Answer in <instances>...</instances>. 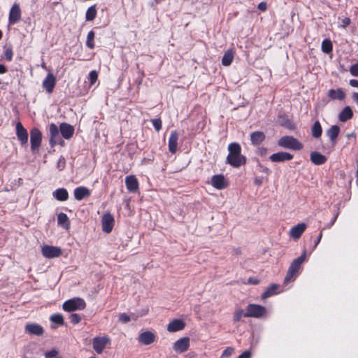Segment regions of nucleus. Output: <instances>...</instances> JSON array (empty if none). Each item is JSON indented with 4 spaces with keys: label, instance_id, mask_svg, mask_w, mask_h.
Returning <instances> with one entry per match:
<instances>
[{
    "label": "nucleus",
    "instance_id": "1",
    "mask_svg": "<svg viewBox=\"0 0 358 358\" xmlns=\"http://www.w3.org/2000/svg\"><path fill=\"white\" fill-rule=\"evenodd\" d=\"M229 154L226 163L238 168L246 163V157L241 155V147L238 143H231L228 145Z\"/></svg>",
    "mask_w": 358,
    "mask_h": 358
},
{
    "label": "nucleus",
    "instance_id": "2",
    "mask_svg": "<svg viewBox=\"0 0 358 358\" xmlns=\"http://www.w3.org/2000/svg\"><path fill=\"white\" fill-rule=\"evenodd\" d=\"M306 251L304 250L300 257L292 261L284 279V284H287L291 281H294L296 278L299 273L301 265L306 259Z\"/></svg>",
    "mask_w": 358,
    "mask_h": 358
},
{
    "label": "nucleus",
    "instance_id": "3",
    "mask_svg": "<svg viewBox=\"0 0 358 358\" xmlns=\"http://www.w3.org/2000/svg\"><path fill=\"white\" fill-rule=\"evenodd\" d=\"M278 145L281 148L293 150H300L303 148L302 143L292 136L281 137L278 141Z\"/></svg>",
    "mask_w": 358,
    "mask_h": 358
},
{
    "label": "nucleus",
    "instance_id": "4",
    "mask_svg": "<svg viewBox=\"0 0 358 358\" xmlns=\"http://www.w3.org/2000/svg\"><path fill=\"white\" fill-rule=\"evenodd\" d=\"M85 307L86 303L81 298H73L67 300L62 305L64 310L67 312L83 310Z\"/></svg>",
    "mask_w": 358,
    "mask_h": 358
},
{
    "label": "nucleus",
    "instance_id": "5",
    "mask_svg": "<svg viewBox=\"0 0 358 358\" xmlns=\"http://www.w3.org/2000/svg\"><path fill=\"white\" fill-rule=\"evenodd\" d=\"M110 343V339L108 336H96L93 338V349L97 354H101L106 346Z\"/></svg>",
    "mask_w": 358,
    "mask_h": 358
},
{
    "label": "nucleus",
    "instance_id": "6",
    "mask_svg": "<svg viewBox=\"0 0 358 358\" xmlns=\"http://www.w3.org/2000/svg\"><path fill=\"white\" fill-rule=\"evenodd\" d=\"M266 308L257 304H249L247 307V312H245V317H260L266 313Z\"/></svg>",
    "mask_w": 358,
    "mask_h": 358
},
{
    "label": "nucleus",
    "instance_id": "7",
    "mask_svg": "<svg viewBox=\"0 0 358 358\" xmlns=\"http://www.w3.org/2000/svg\"><path fill=\"white\" fill-rule=\"evenodd\" d=\"M42 255L48 259L59 257L62 254V249L59 247L52 245H44L41 248Z\"/></svg>",
    "mask_w": 358,
    "mask_h": 358
},
{
    "label": "nucleus",
    "instance_id": "8",
    "mask_svg": "<svg viewBox=\"0 0 358 358\" xmlns=\"http://www.w3.org/2000/svg\"><path fill=\"white\" fill-rule=\"evenodd\" d=\"M42 134L38 129L34 128L30 131L31 149L32 151L38 149L41 143Z\"/></svg>",
    "mask_w": 358,
    "mask_h": 358
},
{
    "label": "nucleus",
    "instance_id": "9",
    "mask_svg": "<svg viewBox=\"0 0 358 358\" xmlns=\"http://www.w3.org/2000/svg\"><path fill=\"white\" fill-rule=\"evenodd\" d=\"M114 217L110 213H106L103 214L101 218L102 230L108 234L111 232L114 226Z\"/></svg>",
    "mask_w": 358,
    "mask_h": 358
},
{
    "label": "nucleus",
    "instance_id": "10",
    "mask_svg": "<svg viewBox=\"0 0 358 358\" xmlns=\"http://www.w3.org/2000/svg\"><path fill=\"white\" fill-rule=\"evenodd\" d=\"M189 348V338L182 337L177 340L173 345V349L177 353L186 352Z\"/></svg>",
    "mask_w": 358,
    "mask_h": 358
},
{
    "label": "nucleus",
    "instance_id": "11",
    "mask_svg": "<svg viewBox=\"0 0 358 358\" xmlns=\"http://www.w3.org/2000/svg\"><path fill=\"white\" fill-rule=\"evenodd\" d=\"M210 184L213 187L217 189H223L228 186L227 180L222 174L213 176L210 180Z\"/></svg>",
    "mask_w": 358,
    "mask_h": 358
},
{
    "label": "nucleus",
    "instance_id": "12",
    "mask_svg": "<svg viewBox=\"0 0 358 358\" xmlns=\"http://www.w3.org/2000/svg\"><path fill=\"white\" fill-rule=\"evenodd\" d=\"M21 19V10L18 3H15L11 7L9 16L8 22L10 24H14L17 23Z\"/></svg>",
    "mask_w": 358,
    "mask_h": 358
},
{
    "label": "nucleus",
    "instance_id": "13",
    "mask_svg": "<svg viewBox=\"0 0 358 358\" xmlns=\"http://www.w3.org/2000/svg\"><path fill=\"white\" fill-rule=\"evenodd\" d=\"M156 336L150 331H145L139 334L138 341L140 343L148 345L155 341Z\"/></svg>",
    "mask_w": 358,
    "mask_h": 358
},
{
    "label": "nucleus",
    "instance_id": "14",
    "mask_svg": "<svg viewBox=\"0 0 358 358\" xmlns=\"http://www.w3.org/2000/svg\"><path fill=\"white\" fill-rule=\"evenodd\" d=\"M56 85V78L52 73H48L43 81V87L45 91L50 94L52 92Z\"/></svg>",
    "mask_w": 358,
    "mask_h": 358
},
{
    "label": "nucleus",
    "instance_id": "15",
    "mask_svg": "<svg viewBox=\"0 0 358 358\" xmlns=\"http://www.w3.org/2000/svg\"><path fill=\"white\" fill-rule=\"evenodd\" d=\"M294 157L293 155L287 152H279L274 153L269 157V159L273 162H283L289 161Z\"/></svg>",
    "mask_w": 358,
    "mask_h": 358
},
{
    "label": "nucleus",
    "instance_id": "16",
    "mask_svg": "<svg viewBox=\"0 0 358 358\" xmlns=\"http://www.w3.org/2000/svg\"><path fill=\"white\" fill-rule=\"evenodd\" d=\"M16 135L22 145L27 144L28 142V133L21 122L16 124Z\"/></svg>",
    "mask_w": 358,
    "mask_h": 358
},
{
    "label": "nucleus",
    "instance_id": "17",
    "mask_svg": "<svg viewBox=\"0 0 358 358\" xmlns=\"http://www.w3.org/2000/svg\"><path fill=\"white\" fill-rule=\"evenodd\" d=\"M125 185L129 192H136L138 189V181L134 175L127 176L126 177Z\"/></svg>",
    "mask_w": 358,
    "mask_h": 358
},
{
    "label": "nucleus",
    "instance_id": "18",
    "mask_svg": "<svg viewBox=\"0 0 358 358\" xmlns=\"http://www.w3.org/2000/svg\"><path fill=\"white\" fill-rule=\"evenodd\" d=\"M25 332L31 335L41 336L43 334V328L36 323H29L25 326Z\"/></svg>",
    "mask_w": 358,
    "mask_h": 358
},
{
    "label": "nucleus",
    "instance_id": "19",
    "mask_svg": "<svg viewBox=\"0 0 358 358\" xmlns=\"http://www.w3.org/2000/svg\"><path fill=\"white\" fill-rule=\"evenodd\" d=\"M306 229V224L305 223H299L291 228L289 231L290 236L294 239H298L305 231Z\"/></svg>",
    "mask_w": 358,
    "mask_h": 358
},
{
    "label": "nucleus",
    "instance_id": "20",
    "mask_svg": "<svg viewBox=\"0 0 358 358\" xmlns=\"http://www.w3.org/2000/svg\"><path fill=\"white\" fill-rule=\"evenodd\" d=\"M185 327V323L180 319H175L170 322L167 325V330L169 332H176L182 330Z\"/></svg>",
    "mask_w": 358,
    "mask_h": 358
},
{
    "label": "nucleus",
    "instance_id": "21",
    "mask_svg": "<svg viewBox=\"0 0 358 358\" xmlns=\"http://www.w3.org/2000/svg\"><path fill=\"white\" fill-rule=\"evenodd\" d=\"M178 134L176 131H172L171 132L169 138V150L172 154H174L177 151L178 148Z\"/></svg>",
    "mask_w": 358,
    "mask_h": 358
},
{
    "label": "nucleus",
    "instance_id": "22",
    "mask_svg": "<svg viewBox=\"0 0 358 358\" xmlns=\"http://www.w3.org/2000/svg\"><path fill=\"white\" fill-rule=\"evenodd\" d=\"M73 195L75 199L81 201L84 198L90 196V191L86 187L80 186L74 189Z\"/></svg>",
    "mask_w": 358,
    "mask_h": 358
},
{
    "label": "nucleus",
    "instance_id": "23",
    "mask_svg": "<svg viewBox=\"0 0 358 358\" xmlns=\"http://www.w3.org/2000/svg\"><path fill=\"white\" fill-rule=\"evenodd\" d=\"M327 96L331 100L343 101L345 97V93L341 88H338L336 90L330 89L328 91Z\"/></svg>",
    "mask_w": 358,
    "mask_h": 358
},
{
    "label": "nucleus",
    "instance_id": "24",
    "mask_svg": "<svg viewBox=\"0 0 358 358\" xmlns=\"http://www.w3.org/2000/svg\"><path fill=\"white\" fill-rule=\"evenodd\" d=\"M310 159L311 162L315 165L324 164L327 160V157L324 155H322L321 153L317 151H313L310 153Z\"/></svg>",
    "mask_w": 358,
    "mask_h": 358
},
{
    "label": "nucleus",
    "instance_id": "25",
    "mask_svg": "<svg viewBox=\"0 0 358 358\" xmlns=\"http://www.w3.org/2000/svg\"><path fill=\"white\" fill-rule=\"evenodd\" d=\"M54 199L59 201H66L68 200L69 194L66 189L58 188L52 192Z\"/></svg>",
    "mask_w": 358,
    "mask_h": 358
},
{
    "label": "nucleus",
    "instance_id": "26",
    "mask_svg": "<svg viewBox=\"0 0 358 358\" xmlns=\"http://www.w3.org/2000/svg\"><path fill=\"white\" fill-rule=\"evenodd\" d=\"M59 130L62 136L66 139L70 138L74 132V128L67 123H62L59 126Z\"/></svg>",
    "mask_w": 358,
    "mask_h": 358
},
{
    "label": "nucleus",
    "instance_id": "27",
    "mask_svg": "<svg viewBox=\"0 0 358 358\" xmlns=\"http://www.w3.org/2000/svg\"><path fill=\"white\" fill-rule=\"evenodd\" d=\"M353 116V112L350 106H345L338 114V120L345 122L351 119Z\"/></svg>",
    "mask_w": 358,
    "mask_h": 358
},
{
    "label": "nucleus",
    "instance_id": "28",
    "mask_svg": "<svg viewBox=\"0 0 358 358\" xmlns=\"http://www.w3.org/2000/svg\"><path fill=\"white\" fill-rule=\"evenodd\" d=\"M266 136L262 131H255L250 134V141L252 145H258L265 139Z\"/></svg>",
    "mask_w": 358,
    "mask_h": 358
},
{
    "label": "nucleus",
    "instance_id": "29",
    "mask_svg": "<svg viewBox=\"0 0 358 358\" xmlns=\"http://www.w3.org/2000/svg\"><path fill=\"white\" fill-rule=\"evenodd\" d=\"M280 293L279 291V285L277 284H272L262 294V299H266L271 296H273L275 294H277Z\"/></svg>",
    "mask_w": 358,
    "mask_h": 358
},
{
    "label": "nucleus",
    "instance_id": "30",
    "mask_svg": "<svg viewBox=\"0 0 358 358\" xmlns=\"http://www.w3.org/2000/svg\"><path fill=\"white\" fill-rule=\"evenodd\" d=\"M340 128L337 125L331 126L327 131V135L329 138L331 143H334L339 134Z\"/></svg>",
    "mask_w": 358,
    "mask_h": 358
},
{
    "label": "nucleus",
    "instance_id": "31",
    "mask_svg": "<svg viewBox=\"0 0 358 358\" xmlns=\"http://www.w3.org/2000/svg\"><path fill=\"white\" fill-rule=\"evenodd\" d=\"M57 223L66 229H68L70 227L69 217L64 213H60L57 215Z\"/></svg>",
    "mask_w": 358,
    "mask_h": 358
},
{
    "label": "nucleus",
    "instance_id": "32",
    "mask_svg": "<svg viewBox=\"0 0 358 358\" xmlns=\"http://www.w3.org/2000/svg\"><path fill=\"white\" fill-rule=\"evenodd\" d=\"M234 53L232 50H228L224 54L222 59V64L223 66H229L234 59Z\"/></svg>",
    "mask_w": 358,
    "mask_h": 358
},
{
    "label": "nucleus",
    "instance_id": "33",
    "mask_svg": "<svg viewBox=\"0 0 358 358\" xmlns=\"http://www.w3.org/2000/svg\"><path fill=\"white\" fill-rule=\"evenodd\" d=\"M50 143L51 144L52 146H53L54 145L56 144V141H55V138L58 136L59 134V129H58V127L57 126L54 124V123H52L50 125Z\"/></svg>",
    "mask_w": 358,
    "mask_h": 358
},
{
    "label": "nucleus",
    "instance_id": "34",
    "mask_svg": "<svg viewBox=\"0 0 358 358\" xmlns=\"http://www.w3.org/2000/svg\"><path fill=\"white\" fill-rule=\"evenodd\" d=\"M312 135L314 138H319L322 133V129L319 121H315L311 128Z\"/></svg>",
    "mask_w": 358,
    "mask_h": 358
},
{
    "label": "nucleus",
    "instance_id": "35",
    "mask_svg": "<svg viewBox=\"0 0 358 358\" xmlns=\"http://www.w3.org/2000/svg\"><path fill=\"white\" fill-rule=\"evenodd\" d=\"M322 52L324 53H330L332 52L333 45L332 43L329 39H324L322 42V46H321Z\"/></svg>",
    "mask_w": 358,
    "mask_h": 358
},
{
    "label": "nucleus",
    "instance_id": "36",
    "mask_svg": "<svg viewBox=\"0 0 358 358\" xmlns=\"http://www.w3.org/2000/svg\"><path fill=\"white\" fill-rule=\"evenodd\" d=\"M94 36H95V34H94V31L91 30L90 31L88 32L87 36V40H86V45L90 49H93L95 46L94 41Z\"/></svg>",
    "mask_w": 358,
    "mask_h": 358
},
{
    "label": "nucleus",
    "instance_id": "37",
    "mask_svg": "<svg viewBox=\"0 0 358 358\" xmlns=\"http://www.w3.org/2000/svg\"><path fill=\"white\" fill-rule=\"evenodd\" d=\"M96 16V9L95 6H92L87 10L85 18L87 21L93 20Z\"/></svg>",
    "mask_w": 358,
    "mask_h": 358
},
{
    "label": "nucleus",
    "instance_id": "38",
    "mask_svg": "<svg viewBox=\"0 0 358 358\" xmlns=\"http://www.w3.org/2000/svg\"><path fill=\"white\" fill-rule=\"evenodd\" d=\"M50 320L58 325L64 324V318L61 314H54L51 315Z\"/></svg>",
    "mask_w": 358,
    "mask_h": 358
},
{
    "label": "nucleus",
    "instance_id": "39",
    "mask_svg": "<svg viewBox=\"0 0 358 358\" xmlns=\"http://www.w3.org/2000/svg\"><path fill=\"white\" fill-rule=\"evenodd\" d=\"M243 317H245V313L242 309H237L234 313V321L238 322Z\"/></svg>",
    "mask_w": 358,
    "mask_h": 358
},
{
    "label": "nucleus",
    "instance_id": "40",
    "mask_svg": "<svg viewBox=\"0 0 358 358\" xmlns=\"http://www.w3.org/2000/svg\"><path fill=\"white\" fill-rule=\"evenodd\" d=\"M66 166V160L63 156H60L57 162V168L59 171H62Z\"/></svg>",
    "mask_w": 358,
    "mask_h": 358
},
{
    "label": "nucleus",
    "instance_id": "41",
    "mask_svg": "<svg viewBox=\"0 0 358 358\" xmlns=\"http://www.w3.org/2000/svg\"><path fill=\"white\" fill-rule=\"evenodd\" d=\"M5 59L10 62L13 59V52L11 48H6L3 52Z\"/></svg>",
    "mask_w": 358,
    "mask_h": 358
},
{
    "label": "nucleus",
    "instance_id": "42",
    "mask_svg": "<svg viewBox=\"0 0 358 358\" xmlns=\"http://www.w3.org/2000/svg\"><path fill=\"white\" fill-rule=\"evenodd\" d=\"M152 125L157 131L161 130L162 127V122L160 118L154 119L152 120Z\"/></svg>",
    "mask_w": 358,
    "mask_h": 358
},
{
    "label": "nucleus",
    "instance_id": "43",
    "mask_svg": "<svg viewBox=\"0 0 358 358\" xmlns=\"http://www.w3.org/2000/svg\"><path fill=\"white\" fill-rule=\"evenodd\" d=\"M234 352V349L232 347H227L222 352L221 358H227L232 355Z\"/></svg>",
    "mask_w": 358,
    "mask_h": 358
},
{
    "label": "nucleus",
    "instance_id": "44",
    "mask_svg": "<svg viewBox=\"0 0 358 358\" xmlns=\"http://www.w3.org/2000/svg\"><path fill=\"white\" fill-rule=\"evenodd\" d=\"M69 319L71 322L73 324H78L81 321V317L79 314L77 313H72L69 316Z\"/></svg>",
    "mask_w": 358,
    "mask_h": 358
},
{
    "label": "nucleus",
    "instance_id": "45",
    "mask_svg": "<svg viewBox=\"0 0 358 358\" xmlns=\"http://www.w3.org/2000/svg\"><path fill=\"white\" fill-rule=\"evenodd\" d=\"M58 355V351L56 349H52L50 351H47L45 352V358H55Z\"/></svg>",
    "mask_w": 358,
    "mask_h": 358
},
{
    "label": "nucleus",
    "instance_id": "46",
    "mask_svg": "<svg viewBox=\"0 0 358 358\" xmlns=\"http://www.w3.org/2000/svg\"><path fill=\"white\" fill-rule=\"evenodd\" d=\"M97 78H98V74H97L96 71H92L90 73V74H89V79H90V83L92 85L95 83V82L97 80Z\"/></svg>",
    "mask_w": 358,
    "mask_h": 358
},
{
    "label": "nucleus",
    "instance_id": "47",
    "mask_svg": "<svg viewBox=\"0 0 358 358\" xmlns=\"http://www.w3.org/2000/svg\"><path fill=\"white\" fill-rule=\"evenodd\" d=\"M350 73L353 76H358V62L350 66Z\"/></svg>",
    "mask_w": 358,
    "mask_h": 358
},
{
    "label": "nucleus",
    "instance_id": "48",
    "mask_svg": "<svg viewBox=\"0 0 358 358\" xmlns=\"http://www.w3.org/2000/svg\"><path fill=\"white\" fill-rule=\"evenodd\" d=\"M119 320L122 323H127L131 320V318L127 314L121 313L119 316Z\"/></svg>",
    "mask_w": 358,
    "mask_h": 358
},
{
    "label": "nucleus",
    "instance_id": "49",
    "mask_svg": "<svg viewBox=\"0 0 358 358\" xmlns=\"http://www.w3.org/2000/svg\"><path fill=\"white\" fill-rule=\"evenodd\" d=\"M351 22V20L349 17H345L341 21V27L343 28L347 27Z\"/></svg>",
    "mask_w": 358,
    "mask_h": 358
},
{
    "label": "nucleus",
    "instance_id": "50",
    "mask_svg": "<svg viewBox=\"0 0 358 358\" xmlns=\"http://www.w3.org/2000/svg\"><path fill=\"white\" fill-rule=\"evenodd\" d=\"M257 8L262 11H266L267 9V4L264 1H262L258 4Z\"/></svg>",
    "mask_w": 358,
    "mask_h": 358
},
{
    "label": "nucleus",
    "instance_id": "51",
    "mask_svg": "<svg viewBox=\"0 0 358 358\" xmlns=\"http://www.w3.org/2000/svg\"><path fill=\"white\" fill-rule=\"evenodd\" d=\"M257 154L261 156H264L267 154V149L264 147L259 148L257 150Z\"/></svg>",
    "mask_w": 358,
    "mask_h": 358
},
{
    "label": "nucleus",
    "instance_id": "52",
    "mask_svg": "<svg viewBox=\"0 0 358 358\" xmlns=\"http://www.w3.org/2000/svg\"><path fill=\"white\" fill-rule=\"evenodd\" d=\"M251 353L250 351H244L242 354L238 356V358H250Z\"/></svg>",
    "mask_w": 358,
    "mask_h": 358
},
{
    "label": "nucleus",
    "instance_id": "53",
    "mask_svg": "<svg viewBox=\"0 0 358 358\" xmlns=\"http://www.w3.org/2000/svg\"><path fill=\"white\" fill-rule=\"evenodd\" d=\"M322 238V230H321L320 233L319 234L316 241H315V244H314V246H313V249H315L317 245L320 243L321 239Z\"/></svg>",
    "mask_w": 358,
    "mask_h": 358
},
{
    "label": "nucleus",
    "instance_id": "54",
    "mask_svg": "<svg viewBox=\"0 0 358 358\" xmlns=\"http://www.w3.org/2000/svg\"><path fill=\"white\" fill-rule=\"evenodd\" d=\"M259 171L262 173H266V175H269L271 171L269 170L268 168L266 167V166H262V165H259Z\"/></svg>",
    "mask_w": 358,
    "mask_h": 358
},
{
    "label": "nucleus",
    "instance_id": "55",
    "mask_svg": "<svg viewBox=\"0 0 358 358\" xmlns=\"http://www.w3.org/2000/svg\"><path fill=\"white\" fill-rule=\"evenodd\" d=\"M350 85L352 87H357V88H358V80H355V79H351V80H350Z\"/></svg>",
    "mask_w": 358,
    "mask_h": 358
},
{
    "label": "nucleus",
    "instance_id": "56",
    "mask_svg": "<svg viewBox=\"0 0 358 358\" xmlns=\"http://www.w3.org/2000/svg\"><path fill=\"white\" fill-rule=\"evenodd\" d=\"M337 217H338V213L333 217V219L331 220V222L327 224V227L328 228H330L333 226V224H334V222H336V219H337Z\"/></svg>",
    "mask_w": 358,
    "mask_h": 358
},
{
    "label": "nucleus",
    "instance_id": "57",
    "mask_svg": "<svg viewBox=\"0 0 358 358\" xmlns=\"http://www.w3.org/2000/svg\"><path fill=\"white\" fill-rule=\"evenodd\" d=\"M262 178L257 177L254 180V182L257 185H261L262 184Z\"/></svg>",
    "mask_w": 358,
    "mask_h": 358
},
{
    "label": "nucleus",
    "instance_id": "58",
    "mask_svg": "<svg viewBox=\"0 0 358 358\" xmlns=\"http://www.w3.org/2000/svg\"><path fill=\"white\" fill-rule=\"evenodd\" d=\"M352 99L358 105V92H354L352 95Z\"/></svg>",
    "mask_w": 358,
    "mask_h": 358
},
{
    "label": "nucleus",
    "instance_id": "59",
    "mask_svg": "<svg viewBox=\"0 0 358 358\" xmlns=\"http://www.w3.org/2000/svg\"><path fill=\"white\" fill-rule=\"evenodd\" d=\"M249 282L253 285H257L259 283V280L255 278H250L248 280Z\"/></svg>",
    "mask_w": 358,
    "mask_h": 358
},
{
    "label": "nucleus",
    "instance_id": "60",
    "mask_svg": "<svg viewBox=\"0 0 358 358\" xmlns=\"http://www.w3.org/2000/svg\"><path fill=\"white\" fill-rule=\"evenodd\" d=\"M7 71L6 66L0 64V74L5 73Z\"/></svg>",
    "mask_w": 358,
    "mask_h": 358
},
{
    "label": "nucleus",
    "instance_id": "61",
    "mask_svg": "<svg viewBox=\"0 0 358 358\" xmlns=\"http://www.w3.org/2000/svg\"><path fill=\"white\" fill-rule=\"evenodd\" d=\"M41 66H42L43 69H46V66H45V63H43L41 64Z\"/></svg>",
    "mask_w": 358,
    "mask_h": 358
},
{
    "label": "nucleus",
    "instance_id": "62",
    "mask_svg": "<svg viewBox=\"0 0 358 358\" xmlns=\"http://www.w3.org/2000/svg\"><path fill=\"white\" fill-rule=\"evenodd\" d=\"M356 176H357V180L358 182V169L357 170V172H356Z\"/></svg>",
    "mask_w": 358,
    "mask_h": 358
},
{
    "label": "nucleus",
    "instance_id": "63",
    "mask_svg": "<svg viewBox=\"0 0 358 358\" xmlns=\"http://www.w3.org/2000/svg\"><path fill=\"white\" fill-rule=\"evenodd\" d=\"M1 37H2V32H1V31L0 30V39L1 38Z\"/></svg>",
    "mask_w": 358,
    "mask_h": 358
},
{
    "label": "nucleus",
    "instance_id": "64",
    "mask_svg": "<svg viewBox=\"0 0 358 358\" xmlns=\"http://www.w3.org/2000/svg\"><path fill=\"white\" fill-rule=\"evenodd\" d=\"M90 358H96V357H90Z\"/></svg>",
    "mask_w": 358,
    "mask_h": 358
}]
</instances>
